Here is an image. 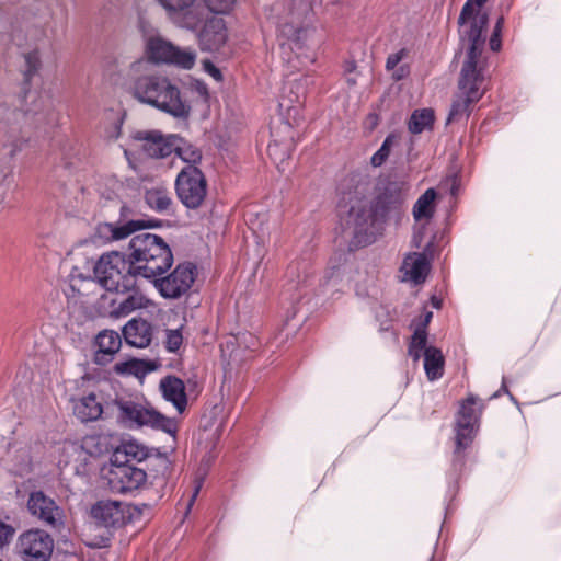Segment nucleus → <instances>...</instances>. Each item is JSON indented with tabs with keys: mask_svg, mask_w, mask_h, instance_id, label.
Here are the masks:
<instances>
[{
	"mask_svg": "<svg viewBox=\"0 0 561 561\" xmlns=\"http://www.w3.org/2000/svg\"><path fill=\"white\" fill-rule=\"evenodd\" d=\"M488 23L489 15H478L474 21H468L460 26L461 37L468 41L469 46L460 71L458 92L451 103L447 124L467 119L473 104L484 94L483 83L488 70L484 31Z\"/></svg>",
	"mask_w": 561,
	"mask_h": 561,
	"instance_id": "f257e3e1",
	"label": "nucleus"
},
{
	"mask_svg": "<svg viewBox=\"0 0 561 561\" xmlns=\"http://www.w3.org/2000/svg\"><path fill=\"white\" fill-rule=\"evenodd\" d=\"M133 96L178 119H187L192 107L179 85L169 77L151 72L136 77L131 83Z\"/></svg>",
	"mask_w": 561,
	"mask_h": 561,
	"instance_id": "f03ea898",
	"label": "nucleus"
},
{
	"mask_svg": "<svg viewBox=\"0 0 561 561\" xmlns=\"http://www.w3.org/2000/svg\"><path fill=\"white\" fill-rule=\"evenodd\" d=\"M277 28L283 55L301 49L310 41L314 28L310 25L312 7L309 0H279Z\"/></svg>",
	"mask_w": 561,
	"mask_h": 561,
	"instance_id": "7ed1b4c3",
	"label": "nucleus"
},
{
	"mask_svg": "<svg viewBox=\"0 0 561 561\" xmlns=\"http://www.w3.org/2000/svg\"><path fill=\"white\" fill-rule=\"evenodd\" d=\"M128 255L136 274L146 279L163 275L173 264V253L168 242L150 232L138 233L131 238Z\"/></svg>",
	"mask_w": 561,
	"mask_h": 561,
	"instance_id": "20e7f679",
	"label": "nucleus"
},
{
	"mask_svg": "<svg viewBox=\"0 0 561 561\" xmlns=\"http://www.w3.org/2000/svg\"><path fill=\"white\" fill-rule=\"evenodd\" d=\"M106 409L115 414L118 423L128 428L149 426L171 435L176 432V425L171 419L130 397L117 396L106 404Z\"/></svg>",
	"mask_w": 561,
	"mask_h": 561,
	"instance_id": "39448f33",
	"label": "nucleus"
},
{
	"mask_svg": "<svg viewBox=\"0 0 561 561\" xmlns=\"http://www.w3.org/2000/svg\"><path fill=\"white\" fill-rule=\"evenodd\" d=\"M383 226L385 222L368 198L357 195L350 198L345 230L350 232L356 247L375 242L376 238L381 234Z\"/></svg>",
	"mask_w": 561,
	"mask_h": 561,
	"instance_id": "423d86ee",
	"label": "nucleus"
},
{
	"mask_svg": "<svg viewBox=\"0 0 561 561\" xmlns=\"http://www.w3.org/2000/svg\"><path fill=\"white\" fill-rule=\"evenodd\" d=\"M98 283L108 291L126 293L136 288V270L129 255L112 251L104 253L94 266Z\"/></svg>",
	"mask_w": 561,
	"mask_h": 561,
	"instance_id": "0eeeda50",
	"label": "nucleus"
},
{
	"mask_svg": "<svg viewBox=\"0 0 561 561\" xmlns=\"http://www.w3.org/2000/svg\"><path fill=\"white\" fill-rule=\"evenodd\" d=\"M146 54L152 62L170 64L187 70L192 69L196 61L194 49H182L160 35H152L147 38Z\"/></svg>",
	"mask_w": 561,
	"mask_h": 561,
	"instance_id": "6e6552de",
	"label": "nucleus"
},
{
	"mask_svg": "<svg viewBox=\"0 0 561 561\" xmlns=\"http://www.w3.org/2000/svg\"><path fill=\"white\" fill-rule=\"evenodd\" d=\"M175 192L185 207L199 208L207 196V181L201 169L195 165L184 167L175 179Z\"/></svg>",
	"mask_w": 561,
	"mask_h": 561,
	"instance_id": "1a4fd4ad",
	"label": "nucleus"
},
{
	"mask_svg": "<svg viewBox=\"0 0 561 561\" xmlns=\"http://www.w3.org/2000/svg\"><path fill=\"white\" fill-rule=\"evenodd\" d=\"M121 219L114 222H100L95 227V238L103 243H111L124 240L133 233L148 228H156L161 226L158 219H126L130 214V208L122 205L119 209Z\"/></svg>",
	"mask_w": 561,
	"mask_h": 561,
	"instance_id": "9d476101",
	"label": "nucleus"
},
{
	"mask_svg": "<svg viewBox=\"0 0 561 561\" xmlns=\"http://www.w3.org/2000/svg\"><path fill=\"white\" fill-rule=\"evenodd\" d=\"M408 192L409 185L404 181H388L377 187L376 196L370 202L385 224L401 215Z\"/></svg>",
	"mask_w": 561,
	"mask_h": 561,
	"instance_id": "9b49d317",
	"label": "nucleus"
},
{
	"mask_svg": "<svg viewBox=\"0 0 561 561\" xmlns=\"http://www.w3.org/2000/svg\"><path fill=\"white\" fill-rule=\"evenodd\" d=\"M195 34L202 51H218L228 39V30L222 18L209 14L201 9V19L194 28H186Z\"/></svg>",
	"mask_w": 561,
	"mask_h": 561,
	"instance_id": "f8f14e48",
	"label": "nucleus"
},
{
	"mask_svg": "<svg viewBox=\"0 0 561 561\" xmlns=\"http://www.w3.org/2000/svg\"><path fill=\"white\" fill-rule=\"evenodd\" d=\"M478 402L477 397L469 396L460 405L456 419V457H460L473 440L483 408L482 404L477 408Z\"/></svg>",
	"mask_w": 561,
	"mask_h": 561,
	"instance_id": "ddd939ff",
	"label": "nucleus"
},
{
	"mask_svg": "<svg viewBox=\"0 0 561 561\" xmlns=\"http://www.w3.org/2000/svg\"><path fill=\"white\" fill-rule=\"evenodd\" d=\"M196 268L191 263L179 264L169 275L151 279L162 297L176 299L192 287Z\"/></svg>",
	"mask_w": 561,
	"mask_h": 561,
	"instance_id": "4468645a",
	"label": "nucleus"
},
{
	"mask_svg": "<svg viewBox=\"0 0 561 561\" xmlns=\"http://www.w3.org/2000/svg\"><path fill=\"white\" fill-rule=\"evenodd\" d=\"M26 507L28 513L45 526L53 529H60L64 526V510L43 491L32 492L28 495Z\"/></svg>",
	"mask_w": 561,
	"mask_h": 561,
	"instance_id": "2eb2a0df",
	"label": "nucleus"
},
{
	"mask_svg": "<svg viewBox=\"0 0 561 561\" xmlns=\"http://www.w3.org/2000/svg\"><path fill=\"white\" fill-rule=\"evenodd\" d=\"M18 549L24 561H48L54 549V540L43 529H30L20 535Z\"/></svg>",
	"mask_w": 561,
	"mask_h": 561,
	"instance_id": "dca6fc26",
	"label": "nucleus"
},
{
	"mask_svg": "<svg viewBox=\"0 0 561 561\" xmlns=\"http://www.w3.org/2000/svg\"><path fill=\"white\" fill-rule=\"evenodd\" d=\"M137 147L149 158L163 159L175 148V135H163L160 130H137L131 135Z\"/></svg>",
	"mask_w": 561,
	"mask_h": 561,
	"instance_id": "f3484780",
	"label": "nucleus"
},
{
	"mask_svg": "<svg viewBox=\"0 0 561 561\" xmlns=\"http://www.w3.org/2000/svg\"><path fill=\"white\" fill-rule=\"evenodd\" d=\"M107 485L114 493H129L142 486L147 473L129 465H113L106 474Z\"/></svg>",
	"mask_w": 561,
	"mask_h": 561,
	"instance_id": "a211bd4d",
	"label": "nucleus"
},
{
	"mask_svg": "<svg viewBox=\"0 0 561 561\" xmlns=\"http://www.w3.org/2000/svg\"><path fill=\"white\" fill-rule=\"evenodd\" d=\"M167 16L179 27L194 28L201 19L199 0H156Z\"/></svg>",
	"mask_w": 561,
	"mask_h": 561,
	"instance_id": "6ab92c4d",
	"label": "nucleus"
},
{
	"mask_svg": "<svg viewBox=\"0 0 561 561\" xmlns=\"http://www.w3.org/2000/svg\"><path fill=\"white\" fill-rule=\"evenodd\" d=\"M92 517L106 528H119L124 526L128 518L129 512L126 506L118 501L103 500L99 501L91 508Z\"/></svg>",
	"mask_w": 561,
	"mask_h": 561,
	"instance_id": "aec40b11",
	"label": "nucleus"
},
{
	"mask_svg": "<svg viewBox=\"0 0 561 561\" xmlns=\"http://www.w3.org/2000/svg\"><path fill=\"white\" fill-rule=\"evenodd\" d=\"M72 411L77 419L87 423L99 420L104 412V408L101 398L96 393L90 392L72 399Z\"/></svg>",
	"mask_w": 561,
	"mask_h": 561,
	"instance_id": "412c9836",
	"label": "nucleus"
},
{
	"mask_svg": "<svg viewBox=\"0 0 561 561\" xmlns=\"http://www.w3.org/2000/svg\"><path fill=\"white\" fill-rule=\"evenodd\" d=\"M124 339L127 344L138 348L149 346L152 340V327L142 319H133L123 328Z\"/></svg>",
	"mask_w": 561,
	"mask_h": 561,
	"instance_id": "4be33fe9",
	"label": "nucleus"
},
{
	"mask_svg": "<svg viewBox=\"0 0 561 561\" xmlns=\"http://www.w3.org/2000/svg\"><path fill=\"white\" fill-rule=\"evenodd\" d=\"M400 271L403 274V280L421 284L427 276L430 263L423 253H409L405 255Z\"/></svg>",
	"mask_w": 561,
	"mask_h": 561,
	"instance_id": "5701e85b",
	"label": "nucleus"
},
{
	"mask_svg": "<svg viewBox=\"0 0 561 561\" xmlns=\"http://www.w3.org/2000/svg\"><path fill=\"white\" fill-rule=\"evenodd\" d=\"M95 344L98 351L95 353V363L105 365L113 359V356L122 346L121 335L113 330H104L96 335Z\"/></svg>",
	"mask_w": 561,
	"mask_h": 561,
	"instance_id": "b1692460",
	"label": "nucleus"
},
{
	"mask_svg": "<svg viewBox=\"0 0 561 561\" xmlns=\"http://www.w3.org/2000/svg\"><path fill=\"white\" fill-rule=\"evenodd\" d=\"M160 389L163 398L173 403L175 409L182 413L187 405L184 382L174 376H168L160 381Z\"/></svg>",
	"mask_w": 561,
	"mask_h": 561,
	"instance_id": "393cba45",
	"label": "nucleus"
},
{
	"mask_svg": "<svg viewBox=\"0 0 561 561\" xmlns=\"http://www.w3.org/2000/svg\"><path fill=\"white\" fill-rule=\"evenodd\" d=\"M128 296L118 302H114L112 314L116 318L127 317L131 312L147 308L149 299L135 288L128 291Z\"/></svg>",
	"mask_w": 561,
	"mask_h": 561,
	"instance_id": "a878e982",
	"label": "nucleus"
},
{
	"mask_svg": "<svg viewBox=\"0 0 561 561\" xmlns=\"http://www.w3.org/2000/svg\"><path fill=\"white\" fill-rule=\"evenodd\" d=\"M424 369L430 380L439 379L444 374L445 359L442 351L434 346H428L424 351Z\"/></svg>",
	"mask_w": 561,
	"mask_h": 561,
	"instance_id": "bb28decb",
	"label": "nucleus"
},
{
	"mask_svg": "<svg viewBox=\"0 0 561 561\" xmlns=\"http://www.w3.org/2000/svg\"><path fill=\"white\" fill-rule=\"evenodd\" d=\"M437 193L434 188H427L415 202L413 206V217L416 221L431 219L435 211V199Z\"/></svg>",
	"mask_w": 561,
	"mask_h": 561,
	"instance_id": "cd10ccee",
	"label": "nucleus"
},
{
	"mask_svg": "<svg viewBox=\"0 0 561 561\" xmlns=\"http://www.w3.org/2000/svg\"><path fill=\"white\" fill-rule=\"evenodd\" d=\"M174 142L175 148L173 152H175L183 162H185L187 165L195 167L201 163L203 156L202 151L197 147L178 135H175Z\"/></svg>",
	"mask_w": 561,
	"mask_h": 561,
	"instance_id": "c85d7f7f",
	"label": "nucleus"
},
{
	"mask_svg": "<svg viewBox=\"0 0 561 561\" xmlns=\"http://www.w3.org/2000/svg\"><path fill=\"white\" fill-rule=\"evenodd\" d=\"M124 456V461H142L149 456L148 448L136 440L124 442L115 451V457L118 460Z\"/></svg>",
	"mask_w": 561,
	"mask_h": 561,
	"instance_id": "c756f323",
	"label": "nucleus"
},
{
	"mask_svg": "<svg viewBox=\"0 0 561 561\" xmlns=\"http://www.w3.org/2000/svg\"><path fill=\"white\" fill-rule=\"evenodd\" d=\"M434 118V111L432 108L415 110L408 122L409 131L421 134L425 129L432 128Z\"/></svg>",
	"mask_w": 561,
	"mask_h": 561,
	"instance_id": "7c9ffc66",
	"label": "nucleus"
},
{
	"mask_svg": "<svg viewBox=\"0 0 561 561\" xmlns=\"http://www.w3.org/2000/svg\"><path fill=\"white\" fill-rule=\"evenodd\" d=\"M148 206L156 211H167L172 205V198L165 188L157 187L148 190L145 194Z\"/></svg>",
	"mask_w": 561,
	"mask_h": 561,
	"instance_id": "2f4dec72",
	"label": "nucleus"
},
{
	"mask_svg": "<svg viewBox=\"0 0 561 561\" xmlns=\"http://www.w3.org/2000/svg\"><path fill=\"white\" fill-rule=\"evenodd\" d=\"M488 0H467L458 18V24L463 26L468 21H474L478 15H488L482 7Z\"/></svg>",
	"mask_w": 561,
	"mask_h": 561,
	"instance_id": "473e14b6",
	"label": "nucleus"
},
{
	"mask_svg": "<svg viewBox=\"0 0 561 561\" xmlns=\"http://www.w3.org/2000/svg\"><path fill=\"white\" fill-rule=\"evenodd\" d=\"M426 330L424 328H416L409 346V355L413 360H419L422 356V352L424 353L425 348L428 347L426 346Z\"/></svg>",
	"mask_w": 561,
	"mask_h": 561,
	"instance_id": "72a5a7b5",
	"label": "nucleus"
},
{
	"mask_svg": "<svg viewBox=\"0 0 561 561\" xmlns=\"http://www.w3.org/2000/svg\"><path fill=\"white\" fill-rule=\"evenodd\" d=\"M398 137L396 135H388L383 140L381 147L373 154L370 163L374 167H381L388 159L392 146L397 142Z\"/></svg>",
	"mask_w": 561,
	"mask_h": 561,
	"instance_id": "f704fd0d",
	"label": "nucleus"
},
{
	"mask_svg": "<svg viewBox=\"0 0 561 561\" xmlns=\"http://www.w3.org/2000/svg\"><path fill=\"white\" fill-rule=\"evenodd\" d=\"M236 0H203L202 7L209 14L219 16V14H226L230 12Z\"/></svg>",
	"mask_w": 561,
	"mask_h": 561,
	"instance_id": "c9c22d12",
	"label": "nucleus"
},
{
	"mask_svg": "<svg viewBox=\"0 0 561 561\" xmlns=\"http://www.w3.org/2000/svg\"><path fill=\"white\" fill-rule=\"evenodd\" d=\"M144 366V362L139 359H129L124 362H118L114 366V370L117 374H133L137 375Z\"/></svg>",
	"mask_w": 561,
	"mask_h": 561,
	"instance_id": "e433bc0d",
	"label": "nucleus"
},
{
	"mask_svg": "<svg viewBox=\"0 0 561 561\" xmlns=\"http://www.w3.org/2000/svg\"><path fill=\"white\" fill-rule=\"evenodd\" d=\"M19 459L14 465V471L16 474H24L31 470V456L27 449L22 448L19 450Z\"/></svg>",
	"mask_w": 561,
	"mask_h": 561,
	"instance_id": "4c0bfd02",
	"label": "nucleus"
},
{
	"mask_svg": "<svg viewBox=\"0 0 561 561\" xmlns=\"http://www.w3.org/2000/svg\"><path fill=\"white\" fill-rule=\"evenodd\" d=\"M24 58H25V64H26L25 76L27 78H31L32 76H34L37 72V70L41 67L39 54L37 50H34V51L27 53Z\"/></svg>",
	"mask_w": 561,
	"mask_h": 561,
	"instance_id": "58836bf2",
	"label": "nucleus"
},
{
	"mask_svg": "<svg viewBox=\"0 0 561 561\" xmlns=\"http://www.w3.org/2000/svg\"><path fill=\"white\" fill-rule=\"evenodd\" d=\"M183 342V336L180 330H168L165 339V348L169 352H176Z\"/></svg>",
	"mask_w": 561,
	"mask_h": 561,
	"instance_id": "ea45409f",
	"label": "nucleus"
},
{
	"mask_svg": "<svg viewBox=\"0 0 561 561\" xmlns=\"http://www.w3.org/2000/svg\"><path fill=\"white\" fill-rule=\"evenodd\" d=\"M280 110H286L288 114L293 111L295 114H298L300 110L299 96L297 94L291 98L290 95H282L279 101Z\"/></svg>",
	"mask_w": 561,
	"mask_h": 561,
	"instance_id": "a19ab883",
	"label": "nucleus"
},
{
	"mask_svg": "<svg viewBox=\"0 0 561 561\" xmlns=\"http://www.w3.org/2000/svg\"><path fill=\"white\" fill-rule=\"evenodd\" d=\"M405 54V49H400L399 51L389 55L386 61L387 70H394L398 64L404 58Z\"/></svg>",
	"mask_w": 561,
	"mask_h": 561,
	"instance_id": "79ce46f5",
	"label": "nucleus"
},
{
	"mask_svg": "<svg viewBox=\"0 0 561 561\" xmlns=\"http://www.w3.org/2000/svg\"><path fill=\"white\" fill-rule=\"evenodd\" d=\"M13 534L14 529L11 526L0 522V548L9 542Z\"/></svg>",
	"mask_w": 561,
	"mask_h": 561,
	"instance_id": "37998d69",
	"label": "nucleus"
},
{
	"mask_svg": "<svg viewBox=\"0 0 561 561\" xmlns=\"http://www.w3.org/2000/svg\"><path fill=\"white\" fill-rule=\"evenodd\" d=\"M64 450L68 455H78V456H80V455L83 454L82 446L77 445V444H70V445L64 447Z\"/></svg>",
	"mask_w": 561,
	"mask_h": 561,
	"instance_id": "c03bdc74",
	"label": "nucleus"
},
{
	"mask_svg": "<svg viewBox=\"0 0 561 561\" xmlns=\"http://www.w3.org/2000/svg\"><path fill=\"white\" fill-rule=\"evenodd\" d=\"M206 69L208 71V73L215 78L216 80H221L222 76H221V72L218 68H216L213 64L210 62H207L206 64Z\"/></svg>",
	"mask_w": 561,
	"mask_h": 561,
	"instance_id": "a18cd8bd",
	"label": "nucleus"
},
{
	"mask_svg": "<svg viewBox=\"0 0 561 561\" xmlns=\"http://www.w3.org/2000/svg\"><path fill=\"white\" fill-rule=\"evenodd\" d=\"M490 48L493 51H497L501 48V38L497 36V34H492L490 38Z\"/></svg>",
	"mask_w": 561,
	"mask_h": 561,
	"instance_id": "49530a36",
	"label": "nucleus"
},
{
	"mask_svg": "<svg viewBox=\"0 0 561 561\" xmlns=\"http://www.w3.org/2000/svg\"><path fill=\"white\" fill-rule=\"evenodd\" d=\"M408 75V69L403 66L393 71L392 78L397 81L403 79Z\"/></svg>",
	"mask_w": 561,
	"mask_h": 561,
	"instance_id": "de8ad7c7",
	"label": "nucleus"
},
{
	"mask_svg": "<svg viewBox=\"0 0 561 561\" xmlns=\"http://www.w3.org/2000/svg\"><path fill=\"white\" fill-rule=\"evenodd\" d=\"M432 317H433V312L432 311H426L424 313V316H423L422 323L417 328H424L426 330V327L431 322Z\"/></svg>",
	"mask_w": 561,
	"mask_h": 561,
	"instance_id": "09e8293b",
	"label": "nucleus"
},
{
	"mask_svg": "<svg viewBox=\"0 0 561 561\" xmlns=\"http://www.w3.org/2000/svg\"><path fill=\"white\" fill-rule=\"evenodd\" d=\"M503 24H504V18L503 16H500L496 21V24L494 26V30H493V33L492 34H497V36L500 37L501 36V32H502V27H503Z\"/></svg>",
	"mask_w": 561,
	"mask_h": 561,
	"instance_id": "8fccbe9b",
	"label": "nucleus"
},
{
	"mask_svg": "<svg viewBox=\"0 0 561 561\" xmlns=\"http://www.w3.org/2000/svg\"><path fill=\"white\" fill-rule=\"evenodd\" d=\"M146 65H147V62H146V61L138 60V61H136V62H134V64L131 65V70H133L134 72H140V71L142 70V68H144Z\"/></svg>",
	"mask_w": 561,
	"mask_h": 561,
	"instance_id": "3c124183",
	"label": "nucleus"
},
{
	"mask_svg": "<svg viewBox=\"0 0 561 561\" xmlns=\"http://www.w3.org/2000/svg\"><path fill=\"white\" fill-rule=\"evenodd\" d=\"M278 149V146L277 144H274V145H268V148H267V151H268V154L274 158L276 156V151Z\"/></svg>",
	"mask_w": 561,
	"mask_h": 561,
	"instance_id": "603ef678",
	"label": "nucleus"
},
{
	"mask_svg": "<svg viewBox=\"0 0 561 561\" xmlns=\"http://www.w3.org/2000/svg\"><path fill=\"white\" fill-rule=\"evenodd\" d=\"M421 241H422L421 233H415L414 237H413V244H414V247L420 248L421 247Z\"/></svg>",
	"mask_w": 561,
	"mask_h": 561,
	"instance_id": "864d4df0",
	"label": "nucleus"
},
{
	"mask_svg": "<svg viewBox=\"0 0 561 561\" xmlns=\"http://www.w3.org/2000/svg\"><path fill=\"white\" fill-rule=\"evenodd\" d=\"M8 116L13 119H16L18 117L21 116V113L15 110H12V111H8Z\"/></svg>",
	"mask_w": 561,
	"mask_h": 561,
	"instance_id": "5fc2aeb1",
	"label": "nucleus"
},
{
	"mask_svg": "<svg viewBox=\"0 0 561 561\" xmlns=\"http://www.w3.org/2000/svg\"><path fill=\"white\" fill-rule=\"evenodd\" d=\"M199 488H201L199 485H197V486L195 488V491H194V493H193V495H192V497H191V500H190V503H188V508L192 506L193 502L195 501V499H196V496H197V493H198V491H199Z\"/></svg>",
	"mask_w": 561,
	"mask_h": 561,
	"instance_id": "6e6d98bb",
	"label": "nucleus"
},
{
	"mask_svg": "<svg viewBox=\"0 0 561 561\" xmlns=\"http://www.w3.org/2000/svg\"><path fill=\"white\" fill-rule=\"evenodd\" d=\"M433 305H434V307L438 308L439 307V301L433 300Z\"/></svg>",
	"mask_w": 561,
	"mask_h": 561,
	"instance_id": "4d7b16f0",
	"label": "nucleus"
},
{
	"mask_svg": "<svg viewBox=\"0 0 561 561\" xmlns=\"http://www.w3.org/2000/svg\"><path fill=\"white\" fill-rule=\"evenodd\" d=\"M336 0H328L327 4L334 3Z\"/></svg>",
	"mask_w": 561,
	"mask_h": 561,
	"instance_id": "13d9d810",
	"label": "nucleus"
},
{
	"mask_svg": "<svg viewBox=\"0 0 561 561\" xmlns=\"http://www.w3.org/2000/svg\"><path fill=\"white\" fill-rule=\"evenodd\" d=\"M348 82L352 83V84L355 83V81L353 79H348Z\"/></svg>",
	"mask_w": 561,
	"mask_h": 561,
	"instance_id": "bf43d9fd",
	"label": "nucleus"
}]
</instances>
